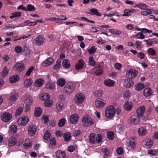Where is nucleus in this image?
Returning a JSON list of instances; mask_svg holds the SVG:
<instances>
[{
	"instance_id": "f257e3e1",
	"label": "nucleus",
	"mask_w": 158,
	"mask_h": 158,
	"mask_svg": "<svg viewBox=\"0 0 158 158\" xmlns=\"http://www.w3.org/2000/svg\"><path fill=\"white\" fill-rule=\"evenodd\" d=\"M94 122V120L88 115L84 116L82 118L81 123L84 127H88L92 126Z\"/></svg>"
},
{
	"instance_id": "f03ea898",
	"label": "nucleus",
	"mask_w": 158,
	"mask_h": 158,
	"mask_svg": "<svg viewBox=\"0 0 158 158\" xmlns=\"http://www.w3.org/2000/svg\"><path fill=\"white\" fill-rule=\"evenodd\" d=\"M115 113V109L114 107L110 105L107 106L105 110V116L108 118L112 119Z\"/></svg>"
},
{
	"instance_id": "7ed1b4c3",
	"label": "nucleus",
	"mask_w": 158,
	"mask_h": 158,
	"mask_svg": "<svg viewBox=\"0 0 158 158\" xmlns=\"http://www.w3.org/2000/svg\"><path fill=\"white\" fill-rule=\"evenodd\" d=\"M75 85L74 83L72 82H69L65 86L64 91L66 94H69L72 93L75 89Z\"/></svg>"
},
{
	"instance_id": "20e7f679",
	"label": "nucleus",
	"mask_w": 158,
	"mask_h": 158,
	"mask_svg": "<svg viewBox=\"0 0 158 158\" xmlns=\"http://www.w3.org/2000/svg\"><path fill=\"white\" fill-rule=\"evenodd\" d=\"M85 95L82 93L76 94L75 97V102L76 104H81L84 101Z\"/></svg>"
},
{
	"instance_id": "39448f33",
	"label": "nucleus",
	"mask_w": 158,
	"mask_h": 158,
	"mask_svg": "<svg viewBox=\"0 0 158 158\" xmlns=\"http://www.w3.org/2000/svg\"><path fill=\"white\" fill-rule=\"evenodd\" d=\"M12 117V115L10 113L8 112H5L1 115V118L3 122L7 123L11 119Z\"/></svg>"
},
{
	"instance_id": "423d86ee",
	"label": "nucleus",
	"mask_w": 158,
	"mask_h": 158,
	"mask_svg": "<svg viewBox=\"0 0 158 158\" xmlns=\"http://www.w3.org/2000/svg\"><path fill=\"white\" fill-rule=\"evenodd\" d=\"M138 74L137 71L133 69H130L127 72L126 76L129 78H134L137 76Z\"/></svg>"
},
{
	"instance_id": "0eeeda50",
	"label": "nucleus",
	"mask_w": 158,
	"mask_h": 158,
	"mask_svg": "<svg viewBox=\"0 0 158 158\" xmlns=\"http://www.w3.org/2000/svg\"><path fill=\"white\" fill-rule=\"evenodd\" d=\"M106 103V101L101 98H98L95 102L96 107L98 108H102L105 105Z\"/></svg>"
},
{
	"instance_id": "6e6552de",
	"label": "nucleus",
	"mask_w": 158,
	"mask_h": 158,
	"mask_svg": "<svg viewBox=\"0 0 158 158\" xmlns=\"http://www.w3.org/2000/svg\"><path fill=\"white\" fill-rule=\"evenodd\" d=\"M28 120V118L25 116L19 118L17 122L18 124L21 126H24L27 123Z\"/></svg>"
},
{
	"instance_id": "1a4fd4ad",
	"label": "nucleus",
	"mask_w": 158,
	"mask_h": 158,
	"mask_svg": "<svg viewBox=\"0 0 158 158\" xmlns=\"http://www.w3.org/2000/svg\"><path fill=\"white\" fill-rule=\"evenodd\" d=\"M85 62L82 59H79L75 65V68L76 70H78L83 68L85 64Z\"/></svg>"
},
{
	"instance_id": "9d476101",
	"label": "nucleus",
	"mask_w": 158,
	"mask_h": 158,
	"mask_svg": "<svg viewBox=\"0 0 158 158\" xmlns=\"http://www.w3.org/2000/svg\"><path fill=\"white\" fill-rule=\"evenodd\" d=\"M53 62L54 60L53 58L49 57L42 62L41 65L43 67H45L51 65Z\"/></svg>"
},
{
	"instance_id": "9b49d317",
	"label": "nucleus",
	"mask_w": 158,
	"mask_h": 158,
	"mask_svg": "<svg viewBox=\"0 0 158 158\" xmlns=\"http://www.w3.org/2000/svg\"><path fill=\"white\" fill-rule=\"evenodd\" d=\"M143 144L144 147L148 148L151 147L153 144V142L151 139H145L143 142Z\"/></svg>"
},
{
	"instance_id": "f8f14e48",
	"label": "nucleus",
	"mask_w": 158,
	"mask_h": 158,
	"mask_svg": "<svg viewBox=\"0 0 158 158\" xmlns=\"http://www.w3.org/2000/svg\"><path fill=\"white\" fill-rule=\"evenodd\" d=\"M79 117L77 114H74L70 115V122L71 124H74L78 122Z\"/></svg>"
},
{
	"instance_id": "ddd939ff",
	"label": "nucleus",
	"mask_w": 158,
	"mask_h": 158,
	"mask_svg": "<svg viewBox=\"0 0 158 158\" xmlns=\"http://www.w3.org/2000/svg\"><path fill=\"white\" fill-rule=\"evenodd\" d=\"M45 38L44 36L40 35L37 36L35 39V43L36 45H41L43 43Z\"/></svg>"
},
{
	"instance_id": "4468645a",
	"label": "nucleus",
	"mask_w": 158,
	"mask_h": 158,
	"mask_svg": "<svg viewBox=\"0 0 158 158\" xmlns=\"http://www.w3.org/2000/svg\"><path fill=\"white\" fill-rule=\"evenodd\" d=\"M13 68L18 72L23 71L24 68V65L22 63H17L14 66Z\"/></svg>"
},
{
	"instance_id": "2eb2a0df",
	"label": "nucleus",
	"mask_w": 158,
	"mask_h": 158,
	"mask_svg": "<svg viewBox=\"0 0 158 158\" xmlns=\"http://www.w3.org/2000/svg\"><path fill=\"white\" fill-rule=\"evenodd\" d=\"M37 130V127L36 126L34 125H31L28 127V132L30 135H34Z\"/></svg>"
},
{
	"instance_id": "dca6fc26",
	"label": "nucleus",
	"mask_w": 158,
	"mask_h": 158,
	"mask_svg": "<svg viewBox=\"0 0 158 158\" xmlns=\"http://www.w3.org/2000/svg\"><path fill=\"white\" fill-rule=\"evenodd\" d=\"M145 110V107L144 106H141L136 110L137 116L139 118L142 117L144 114Z\"/></svg>"
},
{
	"instance_id": "f3484780",
	"label": "nucleus",
	"mask_w": 158,
	"mask_h": 158,
	"mask_svg": "<svg viewBox=\"0 0 158 158\" xmlns=\"http://www.w3.org/2000/svg\"><path fill=\"white\" fill-rule=\"evenodd\" d=\"M140 120V118L135 115H134L131 117L130 122L131 123L136 125L138 124Z\"/></svg>"
},
{
	"instance_id": "a211bd4d",
	"label": "nucleus",
	"mask_w": 158,
	"mask_h": 158,
	"mask_svg": "<svg viewBox=\"0 0 158 158\" xmlns=\"http://www.w3.org/2000/svg\"><path fill=\"white\" fill-rule=\"evenodd\" d=\"M134 82L132 80L129 79H126L123 82V85L127 88H130L134 85Z\"/></svg>"
},
{
	"instance_id": "6ab92c4d",
	"label": "nucleus",
	"mask_w": 158,
	"mask_h": 158,
	"mask_svg": "<svg viewBox=\"0 0 158 158\" xmlns=\"http://www.w3.org/2000/svg\"><path fill=\"white\" fill-rule=\"evenodd\" d=\"M103 66L101 64H99L96 68V70L95 71L96 75L98 76H99L102 75L103 73Z\"/></svg>"
},
{
	"instance_id": "aec40b11",
	"label": "nucleus",
	"mask_w": 158,
	"mask_h": 158,
	"mask_svg": "<svg viewBox=\"0 0 158 158\" xmlns=\"http://www.w3.org/2000/svg\"><path fill=\"white\" fill-rule=\"evenodd\" d=\"M16 138L12 136L10 137L8 141V145L9 146L12 147L15 145L17 143Z\"/></svg>"
},
{
	"instance_id": "412c9836",
	"label": "nucleus",
	"mask_w": 158,
	"mask_h": 158,
	"mask_svg": "<svg viewBox=\"0 0 158 158\" xmlns=\"http://www.w3.org/2000/svg\"><path fill=\"white\" fill-rule=\"evenodd\" d=\"M44 82V79L41 78H39L35 80L34 85L37 87H40L42 86Z\"/></svg>"
},
{
	"instance_id": "4be33fe9",
	"label": "nucleus",
	"mask_w": 158,
	"mask_h": 158,
	"mask_svg": "<svg viewBox=\"0 0 158 158\" xmlns=\"http://www.w3.org/2000/svg\"><path fill=\"white\" fill-rule=\"evenodd\" d=\"M19 94L17 93H11L9 98V100L11 102H15L17 100L19 97Z\"/></svg>"
},
{
	"instance_id": "5701e85b",
	"label": "nucleus",
	"mask_w": 158,
	"mask_h": 158,
	"mask_svg": "<svg viewBox=\"0 0 158 158\" xmlns=\"http://www.w3.org/2000/svg\"><path fill=\"white\" fill-rule=\"evenodd\" d=\"M57 158H65L66 156L65 152L61 150H58L56 153Z\"/></svg>"
},
{
	"instance_id": "b1692460",
	"label": "nucleus",
	"mask_w": 158,
	"mask_h": 158,
	"mask_svg": "<svg viewBox=\"0 0 158 158\" xmlns=\"http://www.w3.org/2000/svg\"><path fill=\"white\" fill-rule=\"evenodd\" d=\"M134 9H131V10L129 9H126L124 10V14L122 15V16H129L131 15V13L134 12L135 11Z\"/></svg>"
},
{
	"instance_id": "393cba45",
	"label": "nucleus",
	"mask_w": 158,
	"mask_h": 158,
	"mask_svg": "<svg viewBox=\"0 0 158 158\" xmlns=\"http://www.w3.org/2000/svg\"><path fill=\"white\" fill-rule=\"evenodd\" d=\"M19 79V77L17 75L11 76L9 79V81L10 83L13 84L18 81Z\"/></svg>"
},
{
	"instance_id": "a878e982",
	"label": "nucleus",
	"mask_w": 158,
	"mask_h": 158,
	"mask_svg": "<svg viewBox=\"0 0 158 158\" xmlns=\"http://www.w3.org/2000/svg\"><path fill=\"white\" fill-rule=\"evenodd\" d=\"M104 84L106 86L112 87L115 84V82L110 79H106L104 81Z\"/></svg>"
},
{
	"instance_id": "bb28decb",
	"label": "nucleus",
	"mask_w": 158,
	"mask_h": 158,
	"mask_svg": "<svg viewBox=\"0 0 158 158\" xmlns=\"http://www.w3.org/2000/svg\"><path fill=\"white\" fill-rule=\"evenodd\" d=\"M90 12L89 14L92 15H95L98 16H102L101 14L99 13L98 10L95 8L91 9L90 10Z\"/></svg>"
},
{
	"instance_id": "cd10ccee",
	"label": "nucleus",
	"mask_w": 158,
	"mask_h": 158,
	"mask_svg": "<svg viewBox=\"0 0 158 158\" xmlns=\"http://www.w3.org/2000/svg\"><path fill=\"white\" fill-rule=\"evenodd\" d=\"M147 132V130L143 127L140 128L138 131V133L140 136H143L145 135Z\"/></svg>"
},
{
	"instance_id": "c85d7f7f",
	"label": "nucleus",
	"mask_w": 158,
	"mask_h": 158,
	"mask_svg": "<svg viewBox=\"0 0 158 158\" xmlns=\"http://www.w3.org/2000/svg\"><path fill=\"white\" fill-rule=\"evenodd\" d=\"M42 112V110L40 107H36L35 110L34 116L36 117H39L40 115Z\"/></svg>"
},
{
	"instance_id": "c756f323",
	"label": "nucleus",
	"mask_w": 158,
	"mask_h": 158,
	"mask_svg": "<svg viewBox=\"0 0 158 158\" xmlns=\"http://www.w3.org/2000/svg\"><path fill=\"white\" fill-rule=\"evenodd\" d=\"M152 93V90L150 88H147L144 89L143 92L144 95L146 97L150 96Z\"/></svg>"
},
{
	"instance_id": "7c9ffc66",
	"label": "nucleus",
	"mask_w": 158,
	"mask_h": 158,
	"mask_svg": "<svg viewBox=\"0 0 158 158\" xmlns=\"http://www.w3.org/2000/svg\"><path fill=\"white\" fill-rule=\"evenodd\" d=\"M32 80L29 78L26 80L24 82V85L25 87L26 88L29 87L30 86L32 83Z\"/></svg>"
},
{
	"instance_id": "2f4dec72",
	"label": "nucleus",
	"mask_w": 158,
	"mask_h": 158,
	"mask_svg": "<svg viewBox=\"0 0 158 158\" xmlns=\"http://www.w3.org/2000/svg\"><path fill=\"white\" fill-rule=\"evenodd\" d=\"M36 25L35 22H31L30 20H27L25 21L24 22L23 26H35Z\"/></svg>"
},
{
	"instance_id": "473e14b6",
	"label": "nucleus",
	"mask_w": 158,
	"mask_h": 158,
	"mask_svg": "<svg viewBox=\"0 0 158 158\" xmlns=\"http://www.w3.org/2000/svg\"><path fill=\"white\" fill-rule=\"evenodd\" d=\"M132 107V103L130 102L129 103L127 102L124 105V109L130 111L131 110Z\"/></svg>"
},
{
	"instance_id": "72a5a7b5",
	"label": "nucleus",
	"mask_w": 158,
	"mask_h": 158,
	"mask_svg": "<svg viewBox=\"0 0 158 158\" xmlns=\"http://www.w3.org/2000/svg\"><path fill=\"white\" fill-rule=\"evenodd\" d=\"M95 134L94 133L91 134L89 136V142L93 144H94L96 142L95 139Z\"/></svg>"
},
{
	"instance_id": "f704fd0d",
	"label": "nucleus",
	"mask_w": 158,
	"mask_h": 158,
	"mask_svg": "<svg viewBox=\"0 0 158 158\" xmlns=\"http://www.w3.org/2000/svg\"><path fill=\"white\" fill-rule=\"evenodd\" d=\"M58 85L60 87H63L66 83L65 79L63 78H60L58 79L57 81Z\"/></svg>"
},
{
	"instance_id": "c9c22d12",
	"label": "nucleus",
	"mask_w": 158,
	"mask_h": 158,
	"mask_svg": "<svg viewBox=\"0 0 158 158\" xmlns=\"http://www.w3.org/2000/svg\"><path fill=\"white\" fill-rule=\"evenodd\" d=\"M33 100L32 97L28 96L25 99L24 103L26 104V105L30 106L32 103Z\"/></svg>"
},
{
	"instance_id": "e433bc0d",
	"label": "nucleus",
	"mask_w": 158,
	"mask_h": 158,
	"mask_svg": "<svg viewBox=\"0 0 158 158\" xmlns=\"http://www.w3.org/2000/svg\"><path fill=\"white\" fill-rule=\"evenodd\" d=\"M63 137L65 141H69L71 138L70 133L69 132H66L64 134Z\"/></svg>"
},
{
	"instance_id": "4c0bfd02",
	"label": "nucleus",
	"mask_w": 158,
	"mask_h": 158,
	"mask_svg": "<svg viewBox=\"0 0 158 158\" xmlns=\"http://www.w3.org/2000/svg\"><path fill=\"white\" fill-rule=\"evenodd\" d=\"M46 88L49 89H52L55 88V83L53 82H49L46 85Z\"/></svg>"
},
{
	"instance_id": "58836bf2",
	"label": "nucleus",
	"mask_w": 158,
	"mask_h": 158,
	"mask_svg": "<svg viewBox=\"0 0 158 158\" xmlns=\"http://www.w3.org/2000/svg\"><path fill=\"white\" fill-rule=\"evenodd\" d=\"M144 87V84L141 83H139L135 85V89L138 91H140Z\"/></svg>"
},
{
	"instance_id": "ea45409f",
	"label": "nucleus",
	"mask_w": 158,
	"mask_h": 158,
	"mask_svg": "<svg viewBox=\"0 0 158 158\" xmlns=\"http://www.w3.org/2000/svg\"><path fill=\"white\" fill-rule=\"evenodd\" d=\"M62 64L64 68H69L70 66V62L69 60L67 59H65L64 60Z\"/></svg>"
},
{
	"instance_id": "a19ab883",
	"label": "nucleus",
	"mask_w": 158,
	"mask_h": 158,
	"mask_svg": "<svg viewBox=\"0 0 158 158\" xmlns=\"http://www.w3.org/2000/svg\"><path fill=\"white\" fill-rule=\"evenodd\" d=\"M9 71V69L7 68L6 66L4 67L1 72L2 76L4 77H6L8 75Z\"/></svg>"
},
{
	"instance_id": "79ce46f5",
	"label": "nucleus",
	"mask_w": 158,
	"mask_h": 158,
	"mask_svg": "<svg viewBox=\"0 0 158 158\" xmlns=\"http://www.w3.org/2000/svg\"><path fill=\"white\" fill-rule=\"evenodd\" d=\"M9 131L12 133H15L17 131V128L15 125H12L10 126Z\"/></svg>"
},
{
	"instance_id": "37998d69",
	"label": "nucleus",
	"mask_w": 158,
	"mask_h": 158,
	"mask_svg": "<svg viewBox=\"0 0 158 158\" xmlns=\"http://www.w3.org/2000/svg\"><path fill=\"white\" fill-rule=\"evenodd\" d=\"M134 7H137L142 10H145L147 9L146 8L148 7V6L144 3H140L138 4L135 5Z\"/></svg>"
},
{
	"instance_id": "c03bdc74",
	"label": "nucleus",
	"mask_w": 158,
	"mask_h": 158,
	"mask_svg": "<svg viewBox=\"0 0 158 158\" xmlns=\"http://www.w3.org/2000/svg\"><path fill=\"white\" fill-rule=\"evenodd\" d=\"M136 139L135 138H131L129 140V146L131 148H134L135 145Z\"/></svg>"
},
{
	"instance_id": "a18cd8bd",
	"label": "nucleus",
	"mask_w": 158,
	"mask_h": 158,
	"mask_svg": "<svg viewBox=\"0 0 158 158\" xmlns=\"http://www.w3.org/2000/svg\"><path fill=\"white\" fill-rule=\"evenodd\" d=\"M66 122V120L64 118H62L59 120L58 123V126L59 127H63Z\"/></svg>"
},
{
	"instance_id": "49530a36",
	"label": "nucleus",
	"mask_w": 158,
	"mask_h": 158,
	"mask_svg": "<svg viewBox=\"0 0 158 158\" xmlns=\"http://www.w3.org/2000/svg\"><path fill=\"white\" fill-rule=\"evenodd\" d=\"M21 13L19 12H15L13 13L10 16V18L11 19H13L15 18L19 17L21 16Z\"/></svg>"
},
{
	"instance_id": "de8ad7c7",
	"label": "nucleus",
	"mask_w": 158,
	"mask_h": 158,
	"mask_svg": "<svg viewBox=\"0 0 158 158\" xmlns=\"http://www.w3.org/2000/svg\"><path fill=\"white\" fill-rule=\"evenodd\" d=\"M50 98V96L49 94L47 93H43L42 96L40 97V99L44 101H46L49 99Z\"/></svg>"
},
{
	"instance_id": "09e8293b",
	"label": "nucleus",
	"mask_w": 158,
	"mask_h": 158,
	"mask_svg": "<svg viewBox=\"0 0 158 158\" xmlns=\"http://www.w3.org/2000/svg\"><path fill=\"white\" fill-rule=\"evenodd\" d=\"M107 136L109 140H112L114 138V133L112 131H108L107 133Z\"/></svg>"
},
{
	"instance_id": "8fccbe9b",
	"label": "nucleus",
	"mask_w": 158,
	"mask_h": 158,
	"mask_svg": "<svg viewBox=\"0 0 158 158\" xmlns=\"http://www.w3.org/2000/svg\"><path fill=\"white\" fill-rule=\"evenodd\" d=\"M145 10H146L148 11H142L141 12V14L143 15L144 16H147L148 15H151L152 12L151 11V10H152L151 9H147Z\"/></svg>"
},
{
	"instance_id": "3c124183",
	"label": "nucleus",
	"mask_w": 158,
	"mask_h": 158,
	"mask_svg": "<svg viewBox=\"0 0 158 158\" xmlns=\"http://www.w3.org/2000/svg\"><path fill=\"white\" fill-rule=\"evenodd\" d=\"M51 134L49 133L48 130H46L44 135V139L45 140H48L50 138Z\"/></svg>"
},
{
	"instance_id": "603ef678",
	"label": "nucleus",
	"mask_w": 158,
	"mask_h": 158,
	"mask_svg": "<svg viewBox=\"0 0 158 158\" xmlns=\"http://www.w3.org/2000/svg\"><path fill=\"white\" fill-rule=\"evenodd\" d=\"M61 61L59 60H57L56 62V64L54 65L53 68L54 70H57L59 69L60 67Z\"/></svg>"
},
{
	"instance_id": "864d4df0",
	"label": "nucleus",
	"mask_w": 158,
	"mask_h": 158,
	"mask_svg": "<svg viewBox=\"0 0 158 158\" xmlns=\"http://www.w3.org/2000/svg\"><path fill=\"white\" fill-rule=\"evenodd\" d=\"M102 151L104 154L105 156L103 157V158H107L110 154V152L108 149L107 148H102Z\"/></svg>"
},
{
	"instance_id": "5fc2aeb1",
	"label": "nucleus",
	"mask_w": 158,
	"mask_h": 158,
	"mask_svg": "<svg viewBox=\"0 0 158 158\" xmlns=\"http://www.w3.org/2000/svg\"><path fill=\"white\" fill-rule=\"evenodd\" d=\"M97 49V48H96L95 46H93L88 50V52L89 54H92L95 53Z\"/></svg>"
},
{
	"instance_id": "6e6d98bb",
	"label": "nucleus",
	"mask_w": 158,
	"mask_h": 158,
	"mask_svg": "<svg viewBox=\"0 0 158 158\" xmlns=\"http://www.w3.org/2000/svg\"><path fill=\"white\" fill-rule=\"evenodd\" d=\"M23 108L20 107L18 108L16 110L15 115L19 116L20 115L22 112L23 111Z\"/></svg>"
},
{
	"instance_id": "4d7b16f0",
	"label": "nucleus",
	"mask_w": 158,
	"mask_h": 158,
	"mask_svg": "<svg viewBox=\"0 0 158 158\" xmlns=\"http://www.w3.org/2000/svg\"><path fill=\"white\" fill-rule=\"evenodd\" d=\"M135 37L137 39H143L145 38V35L142 32H139L135 35Z\"/></svg>"
},
{
	"instance_id": "13d9d810",
	"label": "nucleus",
	"mask_w": 158,
	"mask_h": 158,
	"mask_svg": "<svg viewBox=\"0 0 158 158\" xmlns=\"http://www.w3.org/2000/svg\"><path fill=\"white\" fill-rule=\"evenodd\" d=\"M63 106V104L62 102L58 103L56 105V109L58 111H60Z\"/></svg>"
},
{
	"instance_id": "bf43d9fd",
	"label": "nucleus",
	"mask_w": 158,
	"mask_h": 158,
	"mask_svg": "<svg viewBox=\"0 0 158 158\" xmlns=\"http://www.w3.org/2000/svg\"><path fill=\"white\" fill-rule=\"evenodd\" d=\"M28 140V139L26 140L25 142L24 143L23 145V147L24 148L27 149L31 146L32 144L31 143L29 142L26 143V142H27V141Z\"/></svg>"
},
{
	"instance_id": "052dcab7",
	"label": "nucleus",
	"mask_w": 158,
	"mask_h": 158,
	"mask_svg": "<svg viewBox=\"0 0 158 158\" xmlns=\"http://www.w3.org/2000/svg\"><path fill=\"white\" fill-rule=\"evenodd\" d=\"M95 139H96L97 143H100L102 140V137L101 134H98L96 137Z\"/></svg>"
},
{
	"instance_id": "680f3d73",
	"label": "nucleus",
	"mask_w": 158,
	"mask_h": 158,
	"mask_svg": "<svg viewBox=\"0 0 158 158\" xmlns=\"http://www.w3.org/2000/svg\"><path fill=\"white\" fill-rule=\"evenodd\" d=\"M15 51L16 53H19L22 52L23 48L20 46H17L15 47Z\"/></svg>"
},
{
	"instance_id": "e2e57ef3",
	"label": "nucleus",
	"mask_w": 158,
	"mask_h": 158,
	"mask_svg": "<svg viewBox=\"0 0 158 158\" xmlns=\"http://www.w3.org/2000/svg\"><path fill=\"white\" fill-rule=\"evenodd\" d=\"M89 64L92 66H94L95 64V61L94 60L93 56L89 57Z\"/></svg>"
},
{
	"instance_id": "0e129e2a",
	"label": "nucleus",
	"mask_w": 158,
	"mask_h": 158,
	"mask_svg": "<svg viewBox=\"0 0 158 158\" xmlns=\"http://www.w3.org/2000/svg\"><path fill=\"white\" fill-rule=\"evenodd\" d=\"M26 11H35V8L31 4H28L27 6Z\"/></svg>"
},
{
	"instance_id": "69168bd1",
	"label": "nucleus",
	"mask_w": 158,
	"mask_h": 158,
	"mask_svg": "<svg viewBox=\"0 0 158 158\" xmlns=\"http://www.w3.org/2000/svg\"><path fill=\"white\" fill-rule=\"evenodd\" d=\"M148 52L151 56H154L156 55L155 51L152 48H150L148 49Z\"/></svg>"
},
{
	"instance_id": "338daca9",
	"label": "nucleus",
	"mask_w": 158,
	"mask_h": 158,
	"mask_svg": "<svg viewBox=\"0 0 158 158\" xmlns=\"http://www.w3.org/2000/svg\"><path fill=\"white\" fill-rule=\"evenodd\" d=\"M34 67L33 66H31L28 69L27 71L26 74V75L29 76L30 75L31 73L34 70Z\"/></svg>"
},
{
	"instance_id": "774afa93",
	"label": "nucleus",
	"mask_w": 158,
	"mask_h": 158,
	"mask_svg": "<svg viewBox=\"0 0 158 158\" xmlns=\"http://www.w3.org/2000/svg\"><path fill=\"white\" fill-rule=\"evenodd\" d=\"M52 105V102L49 100L46 101L44 103V105L46 107H50Z\"/></svg>"
}]
</instances>
